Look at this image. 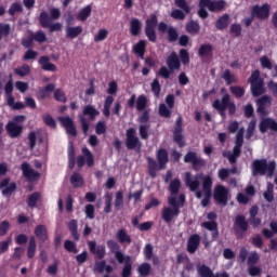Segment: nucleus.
<instances>
[{
  "instance_id": "nucleus-1",
  "label": "nucleus",
  "mask_w": 277,
  "mask_h": 277,
  "mask_svg": "<svg viewBox=\"0 0 277 277\" xmlns=\"http://www.w3.org/2000/svg\"><path fill=\"white\" fill-rule=\"evenodd\" d=\"M128 109H136V111H143L138 117V122L141 124H146L148 120H150V110H146L148 107V96L145 94H141L136 96L132 94L130 98L127 101Z\"/></svg>"
},
{
  "instance_id": "nucleus-2",
  "label": "nucleus",
  "mask_w": 277,
  "mask_h": 277,
  "mask_svg": "<svg viewBox=\"0 0 277 277\" xmlns=\"http://www.w3.org/2000/svg\"><path fill=\"white\" fill-rule=\"evenodd\" d=\"M168 202L171 208L164 207L161 211V220H163L166 224H170L174 217L181 215V209L185 207V195L181 194L179 200H176V196H170Z\"/></svg>"
},
{
  "instance_id": "nucleus-3",
  "label": "nucleus",
  "mask_w": 277,
  "mask_h": 277,
  "mask_svg": "<svg viewBox=\"0 0 277 277\" xmlns=\"http://www.w3.org/2000/svg\"><path fill=\"white\" fill-rule=\"evenodd\" d=\"M107 248L115 254V259L120 265L124 264L121 271V277H130L133 272V263L131 262L130 255H124L120 251V245L115 240H108Z\"/></svg>"
},
{
  "instance_id": "nucleus-4",
  "label": "nucleus",
  "mask_w": 277,
  "mask_h": 277,
  "mask_svg": "<svg viewBox=\"0 0 277 277\" xmlns=\"http://www.w3.org/2000/svg\"><path fill=\"white\" fill-rule=\"evenodd\" d=\"M89 251L91 254H94L97 256L98 261L95 262V265L93 267L94 274H103L105 272V265H107V262L103 259H105L106 254V248L105 245L96 246V241H89L88 242Z\"/></svg>"
},
{
  "instance_id": "nucleus-5",
  "label": "nucleus",
  "mask_w": 277,
  "mask_h": 277,
  "mask_svg": "<svg viewBox=\"0 0 277 277\" xmlns=\"http://www.w3.org/2000/svg\"><path fill=\"white\" fill-rule=\"evenodd\" d=\"M212 107L216 109L223 120H226V110L230 116H235L237 113V105L230 102V95L228 93L224 94L221 100H215Z\"/></svg>"
},
{
  "instance_id": "nucleus-6",
  "label": "nucleus",
  "mask_w": 277,
  "mask_h": 277,
  "mask_svg": "<svg viewBox=\"0 0 277 277\" xmlns=\"http://www.w3.org/2000/svg\"><path fill=\"white\" fill-rule=\"evenodd\" d=\"M276 171V162L271 161L267 162V159H255L252 162V175L253 176H265V174H268V176H272L274 172Z\"/></svg>"
},
{
  "instance_id": "nucleus-7",
  "label": "nucleus",
  "mask_w": 277,
  "mask_h": 277,
  "mask_svg": "<svg viewBox=\"0 0 277 277\" xmlns=\"http://www.w3.org/2000/svg\"><path fill=\"white\" fill-rule=\"evenodd\" d=\"M167 66L168 67L162 66L158 70V75L159 77H162V79H169L171 75H174V70L181 69V60L179 58V55L176 54V52H172L167 57Z\"/></svg>"
},
{
  "instance_id": "nucleus-8",
  "label": "nucleus",
  "mask_w": 277,
  "mask_h": 277,
  "mask_svg": "<svg viewBox=\"0 0 277 277\" xmlns=\"http://www.w3.org/2000/svg\"><path fill=\"white\" fill-rule=\"evenodd\" d=\"M248 82L251 83V93L254 98L265 94V82L261 78V71L259 69L252 71Z\"/></svg>"
},
{
  "instance_id": "nucleus-9",
  "label": "nucleus",
  "mask_w": 277,
  "mask_h": 277,
  "mask_svg": "<svg viewBox=\"0 0 277 277\" xmlns=\"http://www.w3.org/2000/svg\"><path fill=\"white\" fill-rule=\"evenodd\" d=\"M206 222L201 223V227L206 228V230H209L211 233L212 241H217L220 238V229L217 227V214L215 212H209L207 214Z\"/></svg>"
},
{
  "instance_id": "nucleus-10",
  "label": "nucleus",
  "mask_w": 277,
  "mask_h": 277,
  "mask_svg": "<svg viewBox=\"0 0 277 277\" xmlns=\"http://www.w3.org/2000/svg\"><path fill=\"white\" fill-rule=\"evenodd\" d=\"M174 3L175 6L179 9H174L171 11V18H174V21H185L187 14L192 12V6H189L187 0H174Z\"/></svg>"
},
{
  "instance_id": "nucleus-11",
  "label": "nucleus",
  "mask_w": 277,
  "mask_h": 277,
  "mask_svg": "<svg viewBox=\"0 0 277 277\" xmlns=\"http://www.w3.org/2000/svg\"><path fill=\"white\" fill-rule=\"evenodd\" d=\"M159 18L157 15L151 14L150 18L145 21V36L149 42H157V24Z\"/></svg>"
},
{
  "instance_id": "nucleus-12",
  "label": "nucleus",
  "mask_w": 277,
  "mask_h": 277,
  "mask_svg": "<svg viewBox=\"0 0 277 277\" xmlns=\"http://www.w3.org/2000/svg\"><path fill=\"white\" fill-rule=\"evenodd\" d=\"M39 23L43 29H49L50 34L62 31V23H53V19L45 11L40 13Z\"/></svg>"
},
{
  "instance_id": "nucleus-13",
  "label": "nucleus",
  "mask_w": 277,
  "mask_h": 277,
  "mask_svg": "<svg viewBox=\"0 0 277 277\" xmlns=\"http://www.w3.org/2000/svg\"><path fill=\"white\" fill-rule=\"evenodd\" d=\"M126 147L128 150H141L142 141L137 137V131L135 128H129L126 132Z\"/></svg>"
},
{
  "instance_id": "nucleus-14",
  "label": "nucleus",
  "mask_w": 277,
  "mask_h": 277,
  "mask_svg": "<svg viewBox=\"0 0 277 277\" xmlns=\"http://www.w3.org/2000/svg\"><path fill=\"white\" fill-rule=\"evenodd\" d=\"M185 185L188 187L189 192H196V198H202V190H198L200 187V179L202 174H197L195 177H192V172H185Z\"/></svg>"
},
{
  "instance_id": "nucleus-15",
  "label": "nucleus",
  "mask_w": 277,
  "mask_h": 277,
  "mask_svg": "<svg viewBox=\"0 0 277 277\" xmlns=\"http://www.w3.org/2000/svg\"><path fill=\"white\" fill-rule=\"evenodd\" d=\"M248 228H250V225L248 224V221H246V216L242 214L236 215L233 226L234 235H236V238L243 239V233H248Z\"/></svg>"
},
{
  "instance_id": "nucleus-16",
  "label": "nucleus",
  "mask_w": 277,
  "mask_h": 277,
  "mask_svg": "<svg viewBox=\"0 0 277 277\" xmlns=\"http://www.w3.org/2000/svg\"><path fill=\"white\" fill-rule=\"evenodd\" d=\"M201 187L202 193L205 194V197L201 200V207H209V205L211 203V196L213 189V179L211 177V175L203 176Z\"/></svg>"
},
{
  "instance_id": "nucleus-17",
  "label": "nucleus",
  "mask_w": 277,
  "mask_h": 277,
  "mask_svg": "<svg viewBox=\"0 0 277 277\" xmlns=\"http://www.w3.org/2000/svg\"><path fill=\"white\" fill-rule=\"evenodd\" d=\"M271 11L272 5H269V3H264L262 5L255 4L251 8V16L259 18V21H267Z\"/></svg>"
},
{
  "instance_id": "nucleus-18",
  "label": "nucleus",
  "mask_w": 277,
  "mask_h": 277,
  "mask_svg": "<svg viewBox=\"0 0 277 277\" xmlns=\"http://www.w3.org/2000/svg\"><path fill=\"white\" fill-rule=\"evenodd\" d=\"M173 142L177 144L179 148H184L185 136H183V117H177L173 129Z\"/></svg>"
},
{
  "instance_id": "nucleus-19",
  "label": "nucleus",
  "mask_w": 277,
  "mask_h": 277,
  "mask_svg": "<svg viewBox=\"0 0 277 277\" xmlns=\"http://www.w3.org/2000/svg\"><path fill=\"white\" fill-rule=\"evenodd\" d=\"M213 198L217 205L226 207V205H228V188L224 185L217 184L213 190Z\"/></svg>"
},
{
  "instance_id": "nucleus-20",
  "label": "nucleus",
  "mask_w": 277,
  "mask_h": 277,
  "mask_svg": "<svg viewBox=\"0 0 277 277\" xmlns=\"http://www.w3.org/2000/svg\"><path fill=\"white\" fill-rule=\"evenodd\" d=\"M84 155V156H82ZM82 155H79L76 159V163L78 168H83V166H88V168H92L94 166V156L92 151L88 147L82 148Z\"/></svg>"
},
{
  "instance_id": "nucleus-21",
  "label": "nucleus",
  "mask_w": 277,
  "mask_h": 277,
  "mask_svg": "<svg viewBox=\"0 0 277 277\" xmlns=\"http://www.w3.org/2000/svg\"><path fill=\"white\" fill-rule=\"evenodd\" d=\"M184 163H192L193 168L195 170H200V168H203L205 161L202 158L198 157V154L196 151H188L184 156Z\"/></svg>"
},
{
  "instance_id": "nucleus-22",
  "label": "nucleus",
  "mask_w": 277,
  "mask_h": 277,
  "mask_svg": "<svg viewBox=\"0 0 277 277\" xmlns=\"http://www.w3.org/2000/svg\"><path fill=\"white\" fill-rule=\"evenodd\" d=\"M203 5H207L209 12H224L226 10L225 0H202Z\"/></svg>"
},
{
  "instance_id": "nucleus-23",
  "label": "nucleus",
  "mask_w": 277,
  "mask_h": 277,
  "mask_svg": "<svg viewBox=\"0 0 277 277\" xmlns=\"http://www.w3.org/2000/svg\"><path fill=\"white\" fill-rule=\"evenodd\" d=\"M259 129L260 133H267V131H273V133H277V121L273 118L266 117L261 120Z\"/></svg>"
},
{
  "instance_id": "nucleus-24",
  "label": "nucleus",
  "mask_w": 277,
  "mask_h": 277,
  "mask_svg": "<svg viewBox=\"0 0 277 277\" xmlns=\"http://www.w3.org/2000/svg\"><path fill=\"white\" fill-rule=\"evenodd\" d=\"M21 170L23 172V176L27 179V181H38L40 179V173H38L36 170H34L29 162H23L21 164Z\"/></svg>"
},
{
  "instance_id": "nucleus-25",
  "label": "nucleus",
  "mask_w": 277,
  "mask_h": 277,
  "mask_svg": "<svg viewBox=\"0 0 277 277\" xmlns=\"http://www.w3.org/2000/svg\"><path fill=\"white\" fill-rule=\"evenodd\" d=\"M58 122H61L68 135L77 137V128L75 127V122L70 119V117H58Z\"/></svg>"
},
{
  "instance_id": "nucleus-26",
  "label": "nucleus",
  "mask_w": 277,
  "mask_h": 277,
  "mask_svg": "<svg viewBox=\"0 0 277 277\" xmlns=\"http://www.w3.org/2000/svg\"><path fill=\"white\" fill-rule=\"evenodd\" d=\"M0 189H2V196L10 198V196H12V194H14V192H16V183L15 182L10 183L9 177L3 179L0 182Z\"/></svg>"
},
{
  "instance_id": "nucleus-27",
  "label": "nucleus",
  "mask_w": 277,
  "mask_h": 277,
  "mask_svg": "<svg viewBox=\"0 0 277 277\" xmlns=\"http://www.w3.org/2000/svg\"><path fill=\"white\" fill-rule=\"evenodd\" d=\"M5 131L12 138L21 137L23 135V126L9 121L5 126Z\"/></svg>"
},
{
  "instance_id": "nucleus-28",
  "label": "nucleus",
  "mask_w": 277,
  "mask_h": 277,
  "mask_svg": "<svg viewBox=\"0 0 277 277\" xmlns=\"http://www.w3.org/2000/svg\"><path fill=\"white\" fill-rule=\"evenodd\" d=\"M200 248V235L193 234L189 236L187 240L186 250L189 254H196V251Z\"/></svg>"
},
{
  "instance_id": "nucleus-29",
  "label": "nucleus",
  "mask_w": 277,
  "mask_h": 277,
  "mask_svg": "<svg viewBox=\"0 0 277 277\" xmlns=\"http://www.w3.org/2000/svg\"><path fill=\"white\" fill-rule=\"evenodd\" d=\"M39 66L47 72H55L57 70V66L51 63V58L48 55H43L38 60Z\"/></svg>"
},
{
  "instance_id": "nucleus-30",
  "label": "nucleus",
  "mask_w": 277,
  "mask_h": 277,
  "mask_svg": "<svg viewBox=\"0 0 277 277\" xmlns=\"http://www.w3.org/2000/svg\"><path fill=\"white\" fill-rule=\"evenodd\" d=\"M156 159L159 164V170H166V166H168V161H170L168 158V149L159 148L156 153Z\"/></svg>"
},
{
  "instance_id": "nucleus-31",
  "label": "nucleus",
  "mask_w": 277,
  "mask_h": 277,
  "mask_svg": "<svg viewBox=\"0 0 277 277\" xmlns=\"http://www.w3.org/2000/svg\"><path fill=\"white\" fill-rule=\"evenodd\" d=\"M258 113L262 116L267 114V105H272V97L269 95H263L262 97L256 100Z\"/></svg>"
},
{
  "instance_id": "nucleus-32",
  "label": "nucleus",
  "mask_w": 277,
  "mask_h": 277,
  "mask_svg": "<svg viewBox=\"0 0 277 277\" xmlns=\"http://www.w3.org/2000/svg\"><path fill=\"white\" fill-rule=\"evenodd\" d=\"M228 25H230V15L228 13L223 14L215 22V27L219 31H224V29H227Z\"/></svg>"
},
{
  "instance_id": "nucleus-33",
  "label": "nucleus",
  "mask_w": 277,
  "mask_h": 277,
  "mask_svg": "<svg viewBox=\"0 0 277 277\" xmlns=\"http://www.w3.org/2000/svg\"><path fill=\"white\" fill-rule=\"evenodd\" d=\"M133 54L137 55L141 60H144V55H146V41L140 40L132 48Z\"/></svg>"
},
{
  "instance_id": "nucleus-34",
  "label": "nucleus",
  "mask_w": 277,
  "mask_h": 277,
  "mask_svg": "<svg viewBox=\"0 0 277 277\" xmlns=\"http://www.w3.org/2000/svg\"><path fill=\"white\" fill-rule=\"evenodd\" d=\"M157 170L159 169V163L157 164V161L150 157L147 158V172L150 179L157 177Z\"/></svg>"
},
{
  "instance_id": "nucleus-35",
  "label": "nucleus",
  "mask_w": 277,
  "mask_h": 277,
  "mask_svg": "<svg viewBox=\"0 0 277 277\" xmlns=\"http://www.w3.org/2000/svg\"><path fill=\"white\" fill-rule=\"evenodd\" d=\"M198 55L200 57H213V45L211 43H205L199 47Z\"/></svg>"
},
{
  "instance_id": "nucleus-36",
  "label": "nucleus",
  "mask_w": 277,
  "mask_h": 277,
  "mask_svg": "<svg viewBox=\"0 0 277 277\" xmlns=\"http://www.w3.org/2000/svg\"><path fill=\"white\" fill-rule=\"evenodd\" d=\"M131 36L137 37L142 34V22L138 18H132L130 22Z\"/></svg>"
},
{
  "instance_id": "nucleus-37",
  "label": "nucleus",
  "mask_w": 277,
  "mask_h": 277,
  "mask_svg": "<svg viewBox=\"0 0 277 277\" xmlns=\"http://www.w3.org/2000/svg\"><path fill=\"white\" fill-rule=\"evenodd\" d=\"M83 32V27L81 26H75V27H67L66 28V38H69L70 40H75V38H78Z\"/></svg>"
},
{
  "instance_id": "nucleus-38",
  "label": "nucleus",
  "mask_w": 277,
  "mask_h": 277,
  "mask_svg": "<svg viewBox=\"0 0 277 277\" xmlns=\"http://www.w3.org/2000/svg\"><path fill=\"white\" fill-rule=\"evenodd\" d=\"M117 239H118L119 243H128V246L131 245L132 241H133L131 239V236L129 235V233L124 228L118 229Z\"/></svg>"
},
{
  "instance_id": "nucleus-39",
  "label": "nucleus",
  "mask_w": 277,
  "mask_h": 277,
  "mask_svg": "<svg viewBox=\"0 0 277 277\" xmlns=\"http://www.w3.org/2000/svg\"><path fill=\"white\" fill-rule=\"evenodd\" d=\"M35 235L38 237L39 241H47L49 239V234L47 232V226L44 225H37L35 228Z\"/></svg>"
},
{
  "instance_id": "nucleus-40",
  "label": "nucleus",
  "mask_w": 277,
  "mask_h": 277,
  "mask_svg": "<svg viewBox=\"0 0 277 277\" xmlns=\"http://www.w3.org/2000/svg\"><path fill=\"white\" fill-rule=\"evenodd\" d=\"M136 272L140 277H148L150 272H153V266H150V263L144 262L137 266Z\"/></svg>"
},
{
  "instance_id": "nucleus-41",
  "label": "nucleus",
  "mask_w": 277,
  "mask_h": 277,
  "mask_svg": "<svg viewBox=\"0 0 277 277\" xmlns=\"http://www.w3.org/2000/svg\"><path fill=\"white\" fill-rule=\"evenodd\" d=\"M78 228H79V224L77 223V220H71L68 223V229L70 232V235H71L72 239H75V241H79V239H80Z\"/></svg>"
},
{
  "instance_id": "nucleus-42",
  "label": "nucleus",
  "mask_w": 277,
  "mask_h": 277,
  "mask_svg": "<svg viewBox=\"0 0 277 277\" xmlns=\"http://www.w3.org/2000/svg\"><path fill=\"white\" fill-rule=\"evenodd\" d=\"M55 91V84L50 83L47 84L44 88H41L39 90V98H41V101H44V98H49V96H51V92Z\"/></svg>"
},
{
  "instance_id": "nucleus-43",
  "label": "nucleus",
  "mask_w": 277,
  "mask_h": 277,
  "mask_svg": "<svg viewBox=\"0 0 277 277\" xmlns=\"http://www.w3.org/2000/svg\"><path fill=\"white\" fill-rule=\"evenodd\" d=\"M91 15H92V5L89 4L79 11L77 18L78 21H81L82 23H84V21H88V18H90Z\"/></svg>"
},
{
  "instance_id": "nucleus-44",
  "label": "nucleus",
  "mask_w": 277,
  "mask_h": 277,
  "mask_svg": "<svg viewBox=\"0 0 277 277\" xmlns=\"http://www.w3.org/2000/svg\"><path fill=\"white\" fill-rule=\"evenodd\" d=\"M111 105H114V96L107 95L104 102V108H103V115L106 118H109L111 116Z\"/></svg>"
},
{
  "instance_id": "nucleus-45",
  "label": "nucleus",
  "mask_w": 277,
  "mask_h": 277,
  "mask_svg": "<svg viewBox=\"0 0 277 277\" xmlns=\"http://www.w3.org/2000/svg\"><path fill=\"white\" fill-rule=\"evenodd\" d=\"M36 237L31 236L29 238L28 248H27V258L34 259L36 256Z\"/></svg>"
},
{
  "instance_id": "nucleus-46",
  "label": "nucleus",
  "mask_w": 277,
  "mask_h": 277,
  "mask_svg": "<svg viewBox=\"0 0 277 277\" xmlns=\"http://www.w3.org/2000/svg\"><path fill=\"white\" fill-rule=\"evenodd\" d=\"M186 31L187 34L196 35L200 31V24L194 19H190L186 24Z\"/></svg>"
},
{
  "instance_id": "nucleus-47",
  "label": "nucleus",
  "mask_w": 277,
  "mask_h": 277,
  "mask_svg": "<svg viewBox=\"0 0 277 277\" xmlns=\"http://www.w3.org/2000/svg\"><path fill=\"white\" fill-rule=\"evenodd\" d=\"M180 189H181V180H179V179L172 180L169 185V190L171 193V196H175V198H176Z\"/></svg>"
},
{
  "instance_id": "nucleus-48",
  "label": "nucleus",
  "mask_w": 277,
  "mask_h": 277,
  "mask_svg": "<svg viewBox=\"0 0 277 277\" xmlns=\"http://www.w3.org/2000/svg\"><path fill=\"white\" fill-rule=\"evenodd\" d=\"M82 114L83 116H89L90 120H94L100 113L96 110V108H94V106L87 105L84 106Z\"/></svg>"
},
{
  "instance_id": "nucleus-49",
  "label": "nucleus",
  "mask_w": 277,
  "mask_h": 277,
  "mask_svg": "<svg viewBox=\"0 0 277 277\" xmlns=\"http://www.w3.org/2000/svg\"><path fill=\"white\" fill-rule=\"evenodd\" d=\"M41 196L40 193L35 192L31 195H29L28 199H27V206L30 209H36V206L38 205V201L40 200Z\"/></svg>"
},
{
  "instance_id": "nucleus-50",
  "label": "nucleus",
  "mask_w": 277,
  "mask_h": 277,
  "mask_svg": "<svg viewBox=\"0 0 277 277\" xmlns=\"http://www.w3.org/2000/svg\"><path fill=\"white\" fill-rule=\"evenodd\" d=\"M158 114L161 118H172V108L166 106V104H159Z\"/></svg>"
},
{
  "instance_id": "nucleus-51",
  "label": "nucleus",
  "mask_w": 277,
  "mask_h": 277,
  "mask_svg": "<svg viewBox=\"0 0 277 277\" xmlns=\"http://www.w3.org/2000/svg\"><path fill=\"white\" fill-rule=\"evenodd\" d=\"M122 207H124V194L122 193V190H119L116 193L115 208L117 209V211H120Z\"/></svg>"
},
{
  "instance_id": "nucleus-52",
  "label": "nucleus",
  "mask_w": 277,
  "mask_h": 277,
  "mask_svg": "<svg viewBox=\"0 0 277 277\" xmlns=\"http://www.w3.org/2000/svg\"><path fill=\"white\" fill-rule=\"evenodd\" d=\"M167 35H168V42L170 43L176 42V40H179V30H176L174 26H169Z\"/></svg>"
},
{
  "instance_id": "nucleus-53",
  "label": "nucleus",
  "mask_w": 277,
  "mask_h": 277,
  "mask_svg": "<svg viewBox=\"0 0 277 277\" xmlns=\"http://www.w3.org/2000/svg\"><path fill=\"white\" fill-rule=\"evenodd\" d=\"M260 260H261V255H259L256 251H251L247 259L248 267L256 265V263H259Z\"/></svg>"
},
{
  "instance_id": "nucleus-54",
  "label": "nucleus",
  "mask_w": 277,
  "mask_h": 277,
  "mask_svg": "<svg viewBox=\"0 0 277 277\" xmlns=\"http://www.w3.org/2000/svg\"><path fill=\"white\" fill-rule=\"evenodd\" d=\"M14 72L18 77H27V75H29V72H31V68L29 67V65L24 64L21 67L15 68Z\"/></svg>"
},
{
  "instance_id": "nucleus-55",
  "label": "nucleus",
  "mask_w": 277,
  "mask_h": 277,
  "mask_svg": "<svg viewBox=\"0 0 277 277\" xmlns=\"http://www.w3.org/2000/svg\"><path fill=\"white\" fill-rule=\"evenodd\" d=\"M229 91L236 98H242L246 95V89L239 85H233L229 88Z\"/></svg>"
},
{
  "instance_id": "nucleus-56",
  "label": "nucleus",
  "mask_w": 277,
  "mask_h": 277,
  "mask_svg": "<svg viewBox=\"0 0 277 277\" xmlns=\"http://www.w3.org/2000/svg\"><path fill=\"white\" fill-rule=\"evenodd\" d=\"M197 272L200 277H213V274H214L213 271L211 269V267H209L205 264L199 266Z\"/></svg>"
},
{
  "instance_id": "nucleus-57",
  "label": "nucleus",
  "mask_w": 277,
  "mask_h": 277,
  "mask_svg": "<svg viewBox=\"0 0 277 277\" xmlns=\"http://www.w3.org/2000/svg\"><path fill=\"white\" fill-rule=\"evenodd\" d=\"M70 183L74 185V187H83V176L79 173H74L70 176Z\"/></svg>"
},
{
  "instance_id": "nucleus-58",
  "label": "nucleus",
  "mask_w": 277,
  "mask_h": 277,
  "mask_svg": "<svg viewBox=\"0 0 277 277\" xmlns=\"http://www.w3.org/2000/svg\"><path fill=\"white\" fill-rule=\"evenodd\" d=\"M64 249L66 252H71L72 254H77L79 252V249H77V243H75L72 240H65Z\"/></svg>"
},
{
  "instance_id": "nucleus-59",
  "label": "nucleus",
  "mask_w": 277,
  "mask_h": 277,
  "mask_svg": "<svg viewBox=\"0 0 277 277\" xmlns=\"http://www.w3.org/2000/svg\"><path fill=\"white\" fill-rule=\"evenodd\" d=\"M151 92L154 93L156 98H159V96L161 95V84L159 83V79H154L151 84Z\"/></svg>"
},
{
  "instance_id": "nucleus-60",
  "label": "nucleus",
  "mask_w": 277,
  "mask_h": 277,
  "mask_svg": "<svg viewBox=\"0 0 277 277\" xmlns=\"http://www.w3.org/2000/svg\"><path fill=\"white\" fill-rule=\"evenodd\" d=\"M222 79L226 81L227 85H233V83H237V80L235 79V76L230 74V69H225Z\"/></svg>"
},
{
  "instance_id": "nucleus-61",
  "label": "nucleus",
  "mask_w": 277,
  "mask_h": 277,
  "mask_svg": "<svg viewBox=\"0 0 277 277\" xmlns=\"http://www.w3.org/2000/svg\"><path fill=\"white\" fill-rule=\"evenodd\" d=\"M43 122L47 127H50V129H57V122H55V119L51 114L43 115Z\"/></svg>"
},
{
  "instance_id": "nucleus-62",
  "label": "nucleus",
  "mask_w": 277,
  "mask_h": 277,
  "mask_svg": "<svg viewBox=\"0 0 277 277\" xmlns=\"http://www.w3.org/2000/svg\"><path fill=\"white\" fill-rule=\"evenodd\" d=\"M30 35H32L35 42H38L39 44L47 42V35L42 30H38L37 32H32Z\"/></svg>"
},
{
  "instance_id": "nucleus-63",
  "label": "nucleus",
  "mask_w": 277,
  "mask_h": 277,
  "mask_svg": "<svg viewBox=\"0 0 277 277\" xmlns=\"http://www.w3.org/2000/svg\"><path fill=\"white\" fill-rule=\"evenodd\" d=\"M250 241L254 246V248L263 250V237H261V235H254L253 237H251Z\"/></svg>"
},
{
  "instance_id": "nucleus-64",
  "label": "nucleus",
  "mask_w": 277,
  "mask_h": 277,
  "mask_svg": "<svg viewBox=\"0 0 277 277\" xmlns=\"http://www.w3.org/2000/svg\"><path fill=\"white\" fill-rule=\"evenodd\" d=\"M8 12L10 14V16H14L17 12L18 13L23 12V5H21V3H18V2H14L11 4Z\"/></svg>"
}]
</instances>
